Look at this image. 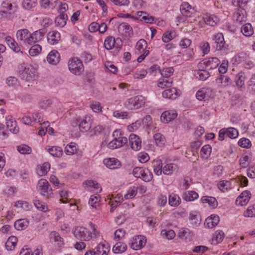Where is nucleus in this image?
<instances>
[{"label": "nucleus", "mask_w": 255, "mask_h": 255, "mask_svg": "<svg viewBox=\"0 0 255 255\" xmlns=\"http://www.w3.org/2000/svg\"><path fill=\"white\" fill-rule=\"evenodd\" d=\"M244 215L247 217H255V206H252L248 208L245 212Z\"/></svg>", "instance_id": "774afa93"}, {"label": "nucleus", "mask_w": 255, "mask_h": 255, "mask_svg": "<svg viewBox=\"0 0 255 255\" xmlns=\"http://www.w3.org/2000/svg\"><path fill=\"white\" fill-rule=\"evenodd\" d=\"M202 144V142L200 140H197L191 143V151L193 152V155H195V153L197 152V150L199 148Z\"/></svg>", "instance_id": "13d9d810"}, {"label": "nucleus", "mask_w": 255, "mask_h": 255, "mask_svg": "<svg viewBox=\"0 0 255 255\" xmlns=\"http://www.w3.org/2000/svg\"><path fill=\"white\" fill-rule=\"evenodd\" d=\"M68 16L66 14H59V15L56 17L55 22L56 25L62 27L65 25Z\"/></svg>", "instance_id": "f704fd0d"}, {"label": "nucleus", "mask_w": 255, "mask_h": 255, "mask_svg": "<svg viewBox=\"0 0 255 255\" xmlns=\"http://www.w3.org/2000/svg\"><path fill=\"white\" fill-rule=\"evenodd\" d=\"M132 30V27L127 23H122L118 26L119 32L125 36H130Z\"/></svg>", "instance_id": "4be33fe9"}, {"label": "nucleus", "mask_w": 255, "mask_h": 255, "mask_svg": "<svg viewBox=\"0 0 255 255\" xmlns=\"http://www.w3.org/2000/svg\"><path fill=\"white\" fill-rule=\"evenodd\" d=\"M212 90L210 88H202L197 91L196 97L197 99L200 101L207 100L211 96Z\"/></svg>", "instance_id": "ddd939ff"}, {"label": "nucleus", "mask_w": 255, "mask_h": 255, "mask_svg": "<svg viewBox=\"0 0 255 255\" xmlns=\"http://www.w3.org/2000/svg\"><path fill=\"white\" fill-rule=\"evenodd\" d=\"M177 116V114L175 111H165L161 114L160 119L162 122L168 123L174 120Z\"/></svg>", "instance_id": "2eb2a0df"}, {"label": "nucleus", "mask_w": 255, "mask_h": 255, "mask_svg": "<svg viewBox=\"0 0 255 255\" xmlns=\"http://www.w3.org/2000/svg\"><path fill=\"white\" fill-rule=\"evenodd\" d=\"M6 128L11 132L16 133L18 132L19 128L17 127L15 121L9 119L6 120Z\"/></svg>", "instance_id": "473e14b6"}, {"label": "nucleus", "mask_w": 255, "mask_h": 255, "mask_svg": "<svg viewBox=\"0 0 255 255\" xmlns=\"http://www.w3.org/2000/svg\"><path fill=\"white\" fill-rule=\"evenodd\" d=\"M132 174L136 178H140L145 182H149L153 178V175L150 171L145 168L136 167L133 171Z\"/></svg>", "instance_id": "7ed1b4c3"}, {"label": "nucleus", "mask_w": 255, "mask_h": 255, "mask_svg": "<svg viewBox=\"0 0 255 255\" xmlns=\"http://www.w3.org/2000/svg\"><path fill=\"white\" fill-rule=\"evenodd\" d=\"M234 19L237 22L242 23L245 22L247 19L246 11L244 8H239L238 11L234 13Z\"/></svg>", "instance_id": "aec40b11"}, {"label": "nucleus", "mask_w": 255, "mask_h": 255, "mask_svg": "<svg viewBox=\"0 0 255 255\" xmlns=\"http://www.w3.org/2000/svg\"><path fill=\"white\" fill-rule=\"evenodd\" d=\"M207 67H210V69L216 68L220 64V60L217 57H210L208 60L204 62Z\"/></svg>", "instance_id": "cd10ccee"}, {"label": "nucleus", "mask_w": 255, "mask_h": 255, "mask_svg": "<svg viewBox=\"0 0 255 255\" xmlns=\"http://www.w3.org/2000/svg\"><path fill=\"white\" fill-rule=\"evenodd\" d=\"M219 221L218 216L212 215L206 219L205 225L208 228H213L218 224Z\"/></svg>", "instance_id": "6ab92c4d"}, {"label": "nucleus", "mask_w": 255, "mask_h": 255, "mask_svg": "<svg viewBox=\"0 0 255 255\" xmlns=\"http://www.w3.org/2000/svg\"><path fill=\"white\" fill-rule=\"evenodd\" d=\"M190 220L192 225L197 226L200 224L201 219L199 216L197 215H190Z\"/></svg>", "instance_id": "864d4df0"}, {"label": "nucleus", "mask_w": 255, "mask_h": 255, "mask_svg": "<svg viewBox=\"0 0 255 255\" xmlns=\"http://www.w3.org/2000/svg\"><path fill=\"white\" fill-rule=\"evenodd\" d=\"M201 201L203 203H208L212 208H215L218 205L216 198L213 197L203 196L201 198Z\"/></svg>", "instance_id": "72a5a7b5"}, {"label": "nucleus", "mask_w": 255, "mask_h": 255, "mask_svg": "<svg viewBox=\"0 0 255 255\" xmlns=\"http://www.w3.org/2000/svg\"><path fill=\"white\" fill-rule=\"evenodd\" d=\"M224 233L222 231H217L215 233L214 240L216 241L217 243H219L223 240L224 238Z\"/></svg>", "instance_id": "bf43d9fd"}, {"label": "nucleus", "mask_w": 255, "mask_h": 255, "mask_svg": "<svg viewBox=\"0 0 255 255\" xmlns=\"http://www.w3.org/2000/svg\"><path fill=\"white\" fill-rule=\"evenodd\" d=\"M104 163L108 168L111 169H117L121 166L120 161L115 158L106 159L104 160Z\"/></svg>", "instance_id": "f3484780"}, {"label": "nucleus", "mask_w": 255, "mask_h": 255, "mask_svg": "<svg viewBox=\"0 0 255 255\" xmlns=\"http://www.w3.org/2000/svg\"><path fill=\"white\" fill-rule=\"evenodd\" d=\"M127 250V245L122 242H118L113 247V251L115 254L124 252Z\"/></svg>", "instance_id": "4c0bfd02"}, {"label": "nucleus", "mask_w": 255, "mask_h": 255, "mask_svg": "<svg viewBox=\"0 0 255 255\" xmlns=\"http://www.w3.org/2000/svg\"><path fill=\"white\" fill-rule=\"evenodd\" d=\"M153 137L157 145L161 146L164 144V137L161 133H157L155 134Z\"/></svg>", "instance_id": "5fc2aeb1"}, {"label": "nucleus", "mask_w": 255, "mask_h": 255, "mask_svg": "<svg viewBox=\"0 0 255 255\" xmlns=\"http://www.w3.org/2000/svg\"><path fill=\"white\" fill-rule=\"evenodd\" d=\"M227 129V136L230 138H235L239 135L238 131L233 128H226Z\"/></svg>", "instance_id": "49530a36"}, {"label": "nucleus", "mask_w": 255, "mask_h": 255, "mask_svg": "<svg viewBox=\"0 0 255 255\" xmlns=\"http://www.w3.org/2000/svg\"><path fill=\"white\" fill-rule=\"evenodd\" d=\"M42 50L41 46L39 44L33 45L29 50V53L31 56H34L38 55Z\"/></svg>", "instance_id": "a18cd8bd"}, {"label": "nucleus", "mask_w": 255, "mask_h": 255, "mask_svg": "<svg viewBox=\"0 0 255 255\" xmlns=\"http://www.w3.org/2000/svg\"><path fill=\"white\" fill-rule=\"evenodd\" d=\"M16 37L18 40L22 42L24 44L30 43V32L27 29L18 30L16 32Z\"/></svg>", "instance_id": "1a4fd4ad"}, {"label": "nucleus", "mask_w": 255, "mask_h": 255, "mask_svg": "<svg viewBox=\"0 0 255 255\" xmlns=\"http://www.w3.org/2000/svg\"><path fill=\"white\" fill-rule=\"evenodd\" d=\"M95 250L97 255H108L110 248L108 244H104L101 243L96 247Z\"/></svg>", "instance_id": "5701e85b"}, {"label": "nucleus", "mask_w": 255, "mask_h": 255, "mask_svg": "<svg viewBox=\"0 0 255 255\" xmlns=\"http://www.w3.org/2000/svg\"><path fill=\"white\" fill-rule=\"evenodd\" d=\"M29 222V221L26 219H21L17 220L14 223V228L15 229L18 231H21L26 229Z\"/></svg>", "instance_id": "393cba45"}, {"label": "nucleus", "mask_w": 255, "mask_h": 255, "mask_svg": "<svg viewBox=\"0 0 255 255\" xmlns=\"http://www.w3.org/2000/svg\"><path fill=\"white\" fill-rule=\"evenodd\" d=\"M178 170V166L173 163L167 164L163 168L162 171L165 175H170L174 171L177 172Z\"/></svg>", "instance_id": "c85d7f7f"}, {"label": "nucleus", "mask_w": 255, "mask_h": 255, "mask_svg": "<svg viewBox=\"0 0 255 255\" xmlns=\"http://www.w3.org/2000/svg\"><path fill=\"white\" fill-rule=\"evenodd\" d=\"M178 95L179 92L174 88L166 89L162 92V96L164 98L171 100L176 99Z\"/></svg>", "instance_id": "412c9836"}, {"label": "nucleus", "mask_w": 255, "mask_h": 255, "mask_svg": "<svg viewBox=\"0 0 255 255\" xmlns=\"http://www.w3.org/2000/svg\"><path fill=\"white\" fill-rule=\"evenodd\" d=\"M118 41H120L121 43V39L120 38H117L116 40L113 36H108L105 40V47L107 50L112 49L114 47H115L116 42H118Z\"/></svg>", "instance_id": "a878e982"}, {"label": "nucleus", "mask_w": 255, "mask_h": 255, "mask_svg": "<svg viewBox=\"0 0 255 255\" xmlns=\"http://www.w3.org/2000/svg\"><path fill=\"white\" fill-rule=\"evenodd\" d=\"M99 196L97 195H91L89 201V204L93 208H96L97 204H99Z\"/></svg>", "instance_id": "6e6d98bb"}, {"label": "nucleus", "mask_w": 255, "mask_h": 255, "mask_svg": "<svg viewBox=\"0 0 255 255\" xmlns=\"http://www.w3.org/2000/svg\"><path fill=\"white\" fill-rule=\"evenodd\" d=\"M39 104L41 108L46 109L51 106L52 104V101L50 99L44 98L40 101Z\"/></svg>", "instance_id": "e2e57ef3"}, {"label": "nucleus", "mask_w": 255, "mask_h": 255, "mask_svg": "<svg viewBox=\"0 0 255 255\" xmlns=\"http://www.w3.org/2000/svg\"><path fill=\"white\" fill-rule=\"evenodd\" d=\"M60 60V55L59 53L55 50H53L49 52L47 56V62L52 65H56Z\"/></svg>", "instance_id": "4468645a"}, {"label": "nucleus", "mask_w": 255, "mask_h": 255, "mask_svg": "<svg viewBox=\"0 0 255 255\" xmlns=\"http://www.w3.org/2000/svg\"><path fill=\"white\" fill-rule=\"evenodd\" d=\"M129 142L131 148L135 151H138L141 147V140L139 137L134 134H131L129 137Z\"/></svg>", "instance_id": "9d476101"}, {"label": "nucleus", "mask_w": 255, "mask_h": 255, "mask_svg": "<svg viewBox=\"0 0 255 255\" xmlns=\"http://www.w3.org/2000/svg\"><path fill=\"white\" fill-rule=\"evenodd\" d=\"M146 242V238L142 236H134L129 243L130 247L134 250H139L143 247Z\"/></svg>", "instance_id": "39448f33"}, {"label": "nucleus", "mask_w": 255, "mask_h": 255, "mask_svg": "<svg viewBox=\"0 0 255 255\" xmlns=\"http://www.w3.org/2000/svg\"><path fill=\"white\" fill-rule=\"evenodd\" d=\"M147 47V42L144 39L139 40L136 45V49L139 52L141 50H143Z\"/></svg>", "instance_id": "0e129e2a"}, {"label": "nucleus", "mask_w": 255, "mask_h": 255, "mask_svg": "<svg viewBox=\"0 0 255 255\" xmlns=\"http://www.w3.org/2000/svg\"><path fill=\"white\" fill-rule=\"evenodd\" d=\"M198 194L195 191H189L185 192L183 196V198L186 201H192L198 197Z\"/></svg>", "instance_id": "e433bc0d"}, {"label": "nucleus", "mask_w": 255, "mask_h": 255, "mask_svg": "<svg viewBox=\"0 0 255 255\" xmlns=\"http://www.w3.org/2000/svg\"><path fill=\"white\" fill-rule=\"evenodd\" d=\"M251 193L249 191L246 190L243 192L236 199V204L241 206L246 205L251 199Z\"/></svg>", "instance_id": "9b49d317"}, {"label": "nucleus", "mask_w": 255, "mask_h": 255, "mask_svg": "<svg viewBox=\"0 0 255 255\" xmlns=\"http://www.w3.org/2000/svg\"><path fill=\"white\" fill-rule=\"evenodd\" d=\"M245 77L242 73H239L236 78V83L238 87L240 88L244 87Z\"/></svg>", "instance_id": "c03bdc74"}, {"label": "nucleus", "mask_w": 255, "mask_h": 255, "mask_svg": "<svg viewBox=\"0 0 255 255\" xmlns=\"http://www.w3.org/2000/svg\"><path fill=\"white\" fill-rule=\"evenodd\" d=\"M51 240L55 242H59L58 244L59 246L63 244V239L59 236V234L56 232H52L50 234Z\"/></svg>", "instance_id": "37998d69"}, {"label": "nucleus", "mask_w": 255, "mask_h": 255, "mask_svg": "<svg viewBox=\"0 0 255 255\" xmlns=\"http://www.w3.org/2000/svg\"><path fill=\"white\" fill-rule=\"evenodd\" d=\"M17 71L21 78L27 81L33 80L35 78V69L32 66L26 67L21 64L18 66Z\"/></svg>", "instance_id": "f03ea898"}, {"label": "nucleus", "mask_w": 255, "mask_h": 255, "mask_svg": "<svg viewBox=\"0 0 255 255\" xmlns=\"http://www.w3.org/2000/svg\"><path fill=\"white\" fill-rule=\"evenodd\" d=\"M214 40L217 44L216 48L217 50L226 51L228 49L225 45V42L222 33H218L215 35Z\"/></svg>", "instance_id": "f8f14e48"}, {"label": "nucleus", "mask_w": 255, "mask_h": 255, "mask_svg": "<svg viewBox=\"0 0 255 255\" xmlns=\"http://www.w3.org/2000/svg\"><path fill=\"white\" fill-rule=\"evenodd\" d=\"M204 20L206 24L212 26H215L219 21L218 18L214 15H206Z\"/></svg>", "instance_id": "2f4dec72"}, {"label": "nucleus", "mask_w": 255, "mask_h": 255, "mask_svg": "<svg viewBox=\"0 0 255 255\" xmlns=\"http://www.w3.org/2000/svg\"><path fill=\"white\" fill-rule=\"evenodd\" d=\"M137 194V189L135 187H132L128 192L125 195V198L126 199H132Z\"/></svg>", "instance_id": "680f3d73"}, {"label": "nucleus", "mask_w": 255, "mask_h": 255, "mask_svg": "<svg viewBox=\"0 0 255 255\" xmlns=\"http://www.w3.org/2000/svg\"><path fill=\"white\" fill-rule=\"evenodd\" d=\"M114 139L116 140L118 148L123 146L128 142V139L126 137H115Z\"/></svg>", "instance_id": "69168bd1"}, {"label": "nucleus", "mask_w": 255, "mask_h": 255, "mask_svg": "<svg viewBox=\"0 0 255 255\" xmlns=\"http://www.w3.org/2000/svg\"><path fill=\"white\" fill-rule=\"evenodd\" d=\"M47 41L51 45H54L59 42L60 39V34L56 31H52L47 34Z\"/></svg>", "instance_id": "a211bd4d"}, {"label": "nucleus", "mask_w": 255, "mask_h": 255, "mask_svg": "<svg viewBox=\"0 0 255 255\" xmlns=\"http://www.w3.org/2000/svg\"><path fill=\"white\" fill-rule=\"evenodd\" d=\"M73 234L77 239L85 241H88L92 238L91 233H90L87 229L83 227H76Z\"/></svg>", "instance_id": "20e7f679"}, {"label": "nucleus", "mask_w": 255, "mask_h": 255, "mask_svg": "<svg viewBox=\"0 0 255 255\" xmlns=\"http://www.w3.org/2000/svg\"><path fill=\"white\" fill-rule=\"evenodd\" d=\"M17 150L21 154H29L31 152V148L25 144H22L18 146Z\"/></svg>", "instance_id": "603ef678"}, {"label": "nucleus", "mask_w": 255, "mask_h": 255, "mask_svg": "<svg viewBox=\"0 0 255 255\" xmlns=\"http://www.w3.org/2000/svg\"><path fill=\"white\" fill-rule=\"evenodd\" d=\"M45 33L46 31L44 29H40L34 31L32 33L30 32V38L29 39V41H30L29 45H31L41 40Z\"/></svg>", "instance_id": "6e6552de"}, {"label": "nucleus", "mask_w": 255, "mask_h": 255, "mask_svg": "<svg viewBox=\"0 0 255 255\" xmlns=\"http://www.w3.org/2000/svg\"><path fill=\"white\" fill-rule=\"evenodd\" d=\"M161 235L165 236L167 239L171 240L174 238L175 233L172 230H169L168 231L164 230L161 231Z\"/></svg>", "instance_id": "052dcab7"}, {"label": "nucleus", "mask_w": 255, "mask_h": 255, "mask_svg": "<svg viewBox=\"0 0 255 255\" xmlns=\"http://www.w3.org/2000/svg\"><path fill=\"white\" fill-rule=\"evenodd\" d=\"M50 165L48 162H45L42 166H38L36 169L37 173L40 176L47 174L49 170Z\"/></svg>", "instance_id": "c9c22d12"}, {"label": "nucleus", "mask_w": 255, "mask_h": 255, "mask_svg": "<svg viewBox=\"0 0 255 255\" xmlns=\"http://www.w3.org/2000/svg\"><path fill=\"white\" fill-rule=\"evenodd\" d=\"M200 80L204 81L210 77V73L205 70L200 69L197 73Z\"/></svg>", "instance_id": "4d7b16f0"}, {"label": "nucleus", "mask_w": 255, "mask_h": 255, "mask_svg": "<svg viewBox=\"0 0 255 255\" xmlns=\"http://www.w3.org/2000/svg\"><path fill=\"white\" fill-rule=\"evenodd\" d=\"M212 148L209 144L205 145L201 150V155L202 158L207 159L211 154Z\"/></svg>", "instance_id": "ea45409f"}, {"label": "nucleus", "mask_w": 255, "mask_h": 255, "mask_svg": "<svg viewBox=\"0 0 255 255\" xmlns=\"http://www.w3.org/2000/svg\"><path fill=\"white\" fill-rule=\"evenodd\" d=\"M238 144L241 147L246 148H249L252 146L251 141L249 139L246 138H243L240 139L238 142Z\"/></svg>", "instance_id": "8fccbe9b"}, {"label": "nucleus", "mask_w": 255, "mask_h": 255, "mask_svg": "<svg viewBox=\"0 0 255 255\" xmlns=\"http://www.w3.org/2000/svg\"><path fill=\"white\" fill-rule=\"evenodd\" d=\"M5 39L7 44L11 49L15 52H20L22 53V52L21 51L20 47L12 38L10 36H6Z\"/></svg>", "instance_id": "b1692460"}, {"label": "nucleus", "mask_w": 255, "mask_h": 255, "mask_svg": "<svg viewBox=\"0 0 255 255\" xmlns=\"http://www.w3.org/2000/svg\"><path fill=\"white\" fill-rule=\"evenodd\" d=\"M88 120H87V118L83 120L79 125V127L81 132H87L88 131L91 127V121L90 118H88Z\"/></svg>", "instance_id": "c756f323"}, {"label": "nucleus", "mask_w": 255, "mask_h": 255, "mask_svg": "<svg viewBox=\"0 0 255 255\" xmlns=\"http://www.w3.org/2000/svg\"><path fill=\"white\" fill-rule=\"evenodd\" d=\"M180 198L176 194L170 195L169 197V204L171 206H177L179 204Z\"/></svg>", "instance_id": "79ce46f5"}, {"label": "nucleus", "mask_w": 255, "mask_h": 255, "mask_svg": "<svg viewBox=\"0 0 255 255\" xmlns=\"http://www.w3.org/2000/svg\"><path fill=\"white\" fill-rule=\"evenodd\" d=\"M173 72L174 69L172 67L164 68L162 70L159 71L161 75L165 78H168L171 76L173 74Z\"/></svg>", "instance_id": "3c124183"}, {"label": "nucleus", "mask_w": 255, "mask_h": 255, "mask_svg": "<svg viewBox=\"0 0 255 255\" xmlns=\"http://www.w3.org/2000/svg\"><path fill=\"white\" fill-rule=\"evenodd\" d=\"M77 147L75 144H73L71 143L67 145L65 148V152L67 155H73L75 154L77 151Z\"/></svg>", "instance_id": "de8ad7c7"}, {"label": "nucleus", "mask_w": 255, "mask_h": 255, "mask_svg": "<svg viewBox=\"0 0 255 255\" xmlns=\"http://www.w3.org/2000/svg\"><path fill=\"white\" fill-rule=\"evenodd\" d=\"M37 5V0H23L22 6L27 10H30Z\"/></svg>", "instance_id": "a19ab883"}, {"label": "nucleus", "mask_w": 255, "mask_h": 255, "mask_svg": "<svg viewBox=\"0 0 255 255\" xmlns=\"http://www.w3.org/2000/svg\"><path fill=\"white\" fill-rule=\"evenodd\" d=\"M218 185L219 189L224 192L225 190H227L230 188V183L228 181H221Z\"/></svg>", "instance_id": "338daca9"}, {"label": "nucleus", "mask_w": 255, "mask_h": 255, "mask_svg": "<svg viewBox=\"0 0 255 255\" xmlns=\"http://www.w3.org/2000/svg\"><path fill=\"white\" fill-rule=\"evenodd\" d=\"M189 230L187 228H182L179 231L178 237L182 240H186L189 236Z\"/></svg>", "instance_id": "09e8293b"}, {"label": "nucleus", "mask_w": 255, "mask_h": 255, "mask_svg": "<svg viewBox=\"0 0 255 255\" xmlns=\"http://www.w3.org/2000/svg\"><path fill=\"white\" fill-rule=\"evenodd\" d=\"M180 10L182 14L186 17H191L194 12V8L187 2L182 3L180 5Z\"/></svg>", "instance_id": "dca6fc26"}, {"label": "nucleus", "mask_w": 255, "mask_h": 255, "mask_svg": "<svg viewBox=\"0 0 255 255\" xmlns=\"http://www.w3.org/2000/svg\"><path fill=\"white\" fill-rule=\"evenodd\" d=\"M37 189L40 192V193L44 196L47 197L52 194V189L48 182L45 179H42L39 180Z\"/></svg>", "instance_id": "423d86ee"}, {"label": "nucleus", "mask_w": 255, "mask_h": 255, "mask_svg": "<svg viewBox=\"0 0 255 255\" xmlns=\"http://www.w3.org/2000/svg\"><path fill=\"white\" fill-rule=\"evenodd\" d=\"M144 97L141 95H138L129 99L127 106L129 108L137 109L144 105Z\"/></svg>", "instance_id": "0eeeda50"}, {"label": "nucleus", "mask_w": 255, "mask_h": 255, "mask_svg": "<svg viewBox=\"0 0 255 255\" xmlns=\"http://www.w3.org/2000/svg\"><path fill=\"white\" fill-rule=\"evenodd\" d=\"M216 82L219 85H223L226 87L232 83V80L226 75H220L217 77Z\"/></svg>", "instance_id": "bb28decb"}, {"label": "nucleus", "mask_w": 255, "mask_h": 255, "mask_svg": "<svg viewBox=\"0 0 255 255\" xmlns=\"http://www.w3.org/2000/svg\"><path fill=\"white\" fill-rule=\"evenodd\" d=\"M241 31L246 36H251L254 32L252 25L250 23H246L243 25L241 28Z\"/></svg>", "instance_id": "58836bf2"}, {"label": "nucleus", "mask_w": 255, "mask_h": 255, "mask_svg": "<svg viewBox=\"0 0 255 255\" xmlns=\"http://www.w3.org/2000/svg\"><path fill=\"white\" fill-rule=\"evenodd\" d=\"M46 149L48 152L54 157H60L62 155L63 150L59 146H52V147L47 148Z\"/></svg>", "instance_id": "7c9ffc66"}, {"label": "nucleus", "mask_w": 255, "mask_h": 255, "mask_svg": "<svg viewBox=\"0 0 255 255\" xmlns=\"http://www.w3.org/2000/svg\"><path fill=\"white\" fill-rule=\"evenodd\" d=\"M68 68L72 74L77 76L81 75L84 71L82 61L77 57L69 60Z\"/></svg>", "instance_id": "f257e3e1"}]
</instances>
